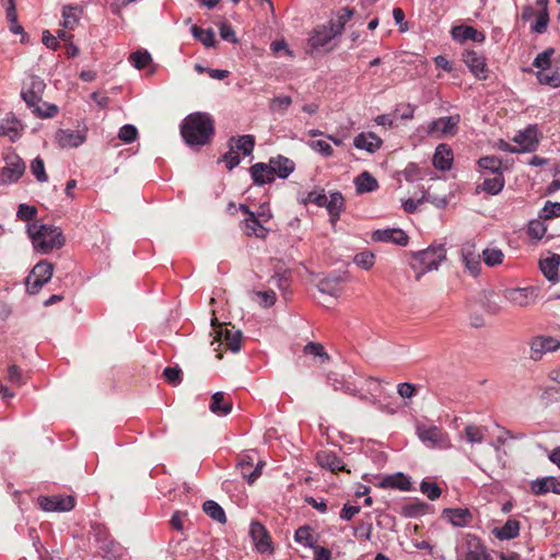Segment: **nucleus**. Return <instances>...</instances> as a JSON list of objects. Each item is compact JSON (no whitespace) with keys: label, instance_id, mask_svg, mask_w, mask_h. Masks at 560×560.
<instances>
[{"label":"nucleus","instance_id":"obj_1","mask_svg":"<svg viewBox=\"0 0 560 560\" xmlns=\"http://www.w3.org/2000/svg\"><path fill=\"white\" fill-rule=\"evenodd\" d=\"M180 135L189 147H202L211 142L214 120L208 113L189 114L180 124Z\"/></svg>","mask_w":560,"mask_h":560},{"label":"nucleus","instance_id":"obj_2","mask_svg":"<svg viewBox=\"0 0 560 560\" xmlns=\"http://www.w3.org/2000/svg\"><path fill=\"white\" fill-rule=\"evenodd\" d=\"M46 89L44 80L35 74L28 75L22 84L21 97L28 109L38 118H52L59 108L55 104L43 102V94Z\"/></svg>","mask_w":560,"mask_h":560},{"label":"nucleus","instance_id":"obj_3","mask_svg":"<svg viewBox=\"0 0 560 560\" xmlns=\"http://www.w3.org/2000/svg\"><path fill=\"white\" fill-rule=\"evenodd\" d=\"M26 232L34 249L43 255L59 249L66 244L61 229L55 225L35 221L27 223Z\"/></svg>","mask_w":560,"mask_h":560},{"label":"nucleus","instance_id":"obj_4","mask_svg":"<svg viewBox=\"0 0 560 560\" xmlns=\"http://www.w3.org/2000/svg\"><path fill=\"white\" fill-rule=\"evenodd\" d=\"M446 258V248L443 244L431 245L413 255L411 268L419 273L436 270Z\"/></svg>","mask_w":560,"mask_h":560},{"label":"nucleus","instance_id":"obj_5","mask_svg":"<svg viewBox=\"0 0 560 560\" xmlns=\"http://www.w3.org/2000/svg\"><path fill=\"white\" fill-rule=\"evenodd\" d=\"M457 560H491L486 546L474 534L463 535L456 547Z\"/></svg>","mask_w":560,"mask_h":560},{"label":"nucleus","instance_id":"obj_6","mask_svg":"<svg viewBox=\"0 0 560 560\" xmlns=\"http://www.w3.org/2000/svg\"><path fill=\"white\" fill-rule=\"evenodd\" d=\"M416 433L419 440L431 448L447 450L452 447L448 434L440 427L418 422Z\"/></svg>","mask_w":560,"mask_h":560},{"label":"nucleus","instance_id":"obj_7","mask_svg":"<svg viewBox=\"0 0 560 560\" xmlns=\"http://www.w3.org/2000/svg\"><path fill=\"white\" fill-rule=\"evenodd\" d=\"M4 166L0 167V185H11L24 175L26 165L13 150L3 153Z\"/></svg>","mask_w":560,"mask_h":560},{"label":"nucleus","instance_id":"obj_8","mask_svg":"<svg viewBox=\"0 0 560 560\" xmlns=\"http://www.w3.org/2000/svg\"><path fill=\"white\" fill-rule=\"evenodd\" d=\"M513 141L518 147H511L510 144H504V150L511 153H520V152H535L539 144V130L536 125H529L524 130L518 131Z\"/></svg>","mask_w":560,"mask_h":560},{"label":"nucleus","instance_id":"obj_9","mask_svg":"<svg viewBox=\"0 0 560 560\" xmlns=\"http://www.w3.org/2000/svg\"><path fill=\"white\" fill-rule=\"evenodd\" d=\"M54 265L47 260H40L32 269L26 278V290L30 294H37L39 290L52 277Z\"/></svg>","mask_w":560,"mask_h":560},{"label":"nucleus","instance_id":"obj_10","mask_svg":"<svg viewBox=\"0 0 560 560\" xmlns=\"http://www.w3.org/2000/svg\"><path fill=\"white\" fill-rule=\"evenodd\" d=\"M505 301L517 307H527L536 302L538 289L536 287L508 288L502 293Z\"/></svg>","mask_w":560,"mask_h":560},{"label":"nucleus","instance_id":"obj_11","mask_svg":"<svg viewBox=\"0 0 560 560\" xmlns=\"http://www.w3.org/2000/svg\"><path fill=\"white\" fill-rule=\"evenodd\" d=\"M86 127H83L80 130L58 129L55 132L54 139L59 148L73 149L80 147L86 141Z\"/></svg>","mask_w":560,"mask_h":560},{"label":"nucleus","instance_id":"obj_12","mask_svg":"<svg viewBox=\"0 0 560 560\" xmlns=\"http://www.w3.org/2000/svg\"><path fill=\"white\" fill-rule=\"evenodd\" d=\"M240 210L247 217L243 220V231L247 236H256L258 238H265L268 235L269 230L262 225L261 219H259L255 212L241 203Z\"/></svg>","mask_w":560,"mask_h":560},{"label":"nucleus","instance_id":"obj_13","mask_svg":"<svg viewBox=\"0 0 560 560\" xmlns=\"http://www.w3.org/2000/svg\"><path fill=\"white\" fill-rule=\"evenodd\" d=\"M560 348V341L550 336H536L530 342V359L539 361L544 354L555 352Z\"/></svg>","mask_w":560,"mask_h":560},{"label":"nucleus","instance_id":"obj_14","mask_svg":"<svg viewBox=\"0 0 560 560\" xmlns=\"http://www.w3.org/2000/svg\"><path fill=\"white\" fill-rule=\"evenodd\" d=\"M255 453H245L240 456L237 467L241 474L248 483H254L256 479L261 475V469L265 465L262 460H259L255 465Z\"/></svg>","mask_w":560,"mask_h":560},{"label":"nucleus","instance_id":"obj_15","mask_svg":"<svg viewBox=\"0 0 560 560\" xmlns=\"http://www.w3.org/2000/svg\"><path fill=\"white\" fill-rule=\"evenodd\" d=\"M463 61L478 80H486L488 78L489 69L486 57L481 52L466 50L463 54Z\"/></svg>","mask_w":560,"mask_h":560},{"label":"nucleus","instance_id":"obj_16","mask_svg":"<svg viewBox=\"0 0 560 560\" xmlns=\"http://www.w3.org/2000/svg\"><path fill=\"white\" fill-rule=\"evenodd\" d=\"M38 503L47 512H68L74 508L75 500L72 495H51L40 497Z\"/></svg>","mask_w":560,"mask_h":560},{"label":"nucleus","instance_id":"obj_17","mask_svg":"<svg viewBox=\"0 0 560 560\" xmlns=\"http://www.w3.org/2000/svg\"><path fill=\"white\" fill-rule=\"evenodd\" d=\"M337 35L331 31V28L327 25H320L313 30L307 45L310 50L319 51L320 49L329 50L328 44L331 42L334 37Z\"/></svg>","mask_w":560,"mask_h":560},{"label":"nucleus","instance_id":"obj_18","mask_svg":"<svg viewBox=\"0 0 560 560\" xmlns=\"http://www.w3.org/2000/svg\"><path fill=\"white\" fill-rule=\"evenodd\" d=\"M327 384L334 390H341L345 394L355 396L361 400L368 399V395L361 394L360 389L355 386L354 383L346 380L343 375L336 372H330L327 374Z\"/></svg>","mask_w":560,"mask_h":560},{"label":"nucleus","instance_id":"obj_19","mask_svg":"<svg viewBox=\"0 0 560 560\" xmlns=\"http://www.w3.org/2000/svg\"><path fill=\"white\" fill-rule=\"evenodd\" d=\"M459 122V116H444L432 120L428 126L429 136H446L454 135Z\"/></svg>","mask_w":560,"mask_h":560},{"label":"nucleus","instance_id":"obj_20","mask_svg":"<svg viewBox=\"0 0 560 560\" xmlns=\"http://www.w3.org/2000/svg\"><path fill=\"white\" fill-rule=\"evenodd\" d=\"M371 238L374 242L392 243L399 246H406L409 242L407 233L399 228L376 230L372 233Z\"/></svg>","mask_w":560,"mask_h":560},{"label":"nucleus","instance_id":"obj_21","mask_svg":"<svg viewBox=\"0 0 560 560\" xmlns=\"http://www.w3.org/2000/svg\"><path fill=\"white\" fill-rule=\"evenodd\" d=\"M316 462L320 467L328 469L331 472L348 471L342 459L332 451L325 450L317 452Z\"/></svg>","mask_w":560,"mask_h":560},{"label":"nucleus","instance_id":"obj_22","mask_svg":"<svg viewBox=\"0 0 560 560\" xmlns=\"http://www.w3.org/2000/svg\"><path fill=\"white\" fill-rule=\"evenodd\" d=\"M249 534L259 552L265 553L272 550L271 539L262 524L259 522H252Z\"/></svg>","mask_w":560,"mask_h":560},{"label":"nucleus","instance_id":"obj_23","mask_svg":"<svg viewBox=\"0 0 560 560\" xmlns=\"http://www.w3.org/2000/svg\"><path fill=\"white\" fill-rule=\"evenodd\" d=\"M269 165L272 176H277L281 179L288 178L295 170V163L283 155L270 158Z\"/></svg>","mask_w":560,"mask_h":560},{"label":"nucleus","instance_id":"obj_24","mask_svg":"<svg viewBox=\"0 0 560 560\" xmlns=\"http://www.w3.org/2000/svg\"><path fill=\"white\" fill-rule=\"evenodd\" d=\"M530 490L535 495H544L548 492L560 494V478L548 476L534 480Z\"/></svg>","mask_w":560,"mask_h":560},{"label":"nucleus","instance_id":"obj_25","mask_svg":"<svg viewBox=\"0 0 560 560\" xmlns=\"http://www.w3.org/2000/svg\"><path fill=\"white\" fill-rule=\"evenodd\" d=\"M481 256L475 253L474 245H466L462 248V261L472 277H478L481 270Z\"/></svg>","mask_w":560,"mask_h":560},{"label":"nucleus","instance_id":"obj_26","mask_svg":"<svg viewBox=\"0 0 560 560\" xmlns=\"http://www.w3.org/2000/svg\"><path fill=\"white\" fill-rule=\"evenodd\" d=\"M453 39L464 43L466 40H472L476 43H482L486 39V35L482 32L468 25L454 26L451 31Z\"/></svg>","mask_w":560,"mask_h":560},{"label":"nucleus","instance_id":"obj_27","mask_svg":"<svg viewBox=\"0 0 560 560\" xmlns=\"http://www.w3.org/2000/svg\"><path fill=\"white\" fill-rule=\"evenodd\" d=\"M329 214V221L332 225H335L340 219L341 212L345 209V198L339 191L330 192L329 198L326 199V205L324 206Z\"/></svg>","mask_w":560,"mask_h":560},{"label":"nucleus","instance_id":"obj_28","mask_svg":"<svg viewBox=\"0 0 560 560\" xmlns=\"http://www.w3.org/2000/svg\"><path fill=\"white\" fill-rule=\"evenodd\" d=\"M559 266L560 256L558 254H552L551 256L539 260L540 271L546 279L552 283H557L559 281Z\"/></svg>","mask_w":560,"mask_h":560},{"label":"nucleus","instance_id":"obj_29","mask_svg":"<svg viewBox=\"0 0 560 560\" xmlns=\"http://www.w3.org/2000/svg\"><path fill=\"white\" fill-rule=\"evenodd\" d=\"M433 165L440 171H448L453 165V151L446 143H441L435 148L433 154Z\"/></svg>","mask_w":560,"mask_h":560},{"label":"nucleus","instance_id":"obj_30","mask_svg":"<svg viewBox=\"0 0 560 560\" xmlns=\"http://www.w3.org/2000/svg\"><path fill=\"white\" fill-rule=\"evenodd\" d=\"M249 174L255 185L262 186L275 180L268 163L258 162L249 167Z\"/></svg>","mask_w":560,"mask_h":560},{"label":"nucleus","instance_id":"obj_31","mask_svg":"<svg viewBox=\"0 0 560 560\" xmlns=\"http://www.w3.org/2000/svg\"><path fill=\"white\" fill-rule=\"evenodd\" d=\"M493 177L485 178L481 184L476 187V192H486L495 196L502 191L505 185L503 173L493 174Z\"/></svg>","mask_w":560,"mask_h":560},{"label":"nucleus","instance_id":"obj_32","mask_svg":"<svg viewBox=\"0 0 560 560\" xmlns=\"http://www.w3.org/2000/svg\"><path fill=\"white\" fill-rule=\"evenodd\" d=\"M353 145L369 153L376 152L382 145V139L373 132H361L354 137Z\"/></svg>","mask_w":560,"mask_h":560},{"label":"nucleus","instance_id":"obj_33","mask_svg":"<svg viewBox=\"0 0 560 560\" xmlns=\"http://www.w3.org/2000/svg\"><path fill=\"white\" fill-rule=\"evenodd\" d=\"M22 124L14 116L8 117L0 122V137H8L12 142L22 136Z\"/></svg>","mask_w":560,"mask_h":560},{"label":"nucleus","instance_id":"obj_34","mask_svg":"<svg viewBox=\"0 0 560 560\" xmlns=\"http://www.w3.org/2000/svg\"><path fill=\"white\" fill-rule=\"evenodd\" d=\"M487 432H488L487 427L477 425V424H468L460 432L459 438H460V440H464L471 445L481 444L486 439Z\"/></svg>","mask_w":560,"mask_h":560},{"label":"nucleus","instance_id":"obj_35","mask_svg":"<svg viewBox=\"0 0 560 560\" xmlns=\"http://www.w3.org/2000/svg\"><path fill=\"white\" fill-rule=\"evenodd\" d=\"M381 487L408 491L411 488L410 478L402 472H396L385 476L381 482Z\"/></svg>","mask_w":560,"mask_h":560},{"label":"nucleus","instance_id":"obj_36","mask_svg":"<svg viewBox=\"0 0 560 560\" xmlns=\"http://www.w3.org/2000/svg\"><path fill=\"white\" fill-rule=\"evenodd\" d=\"M354 186L358 194H366L375 191L378 183L370 172L364 171L354 178Z\"/></svg>","mask_w":560,"mask_h":560},{"label":"nucleus","instance_id":"obj_37","mask_svg":"<svg viewBox=\"0 0 560 560\" xmlns=\"http://www.w3.org/2000/svg\"><path fill=\"white\" fill-rule=\"evenodd\" d=\"M520 522L516 518H509L503 526L495 527L493 534L500 540H510L518 536Z\"/></svg>","mask_w":560,"mask_h":560},{"label":"nucleus","instance_id":"obj_38","mask_svg":"<svg viewBox=\"0 0 560 560\" xmlns=\"http://www.w3.org/2000/svg\"><path fill=\"white\" fill-rule=\"evenodd\" d=\"M210 410L218 416H226L232 410V401L222 392H217L211 397Z\"/></svg>","mask_w":560,"mask_h":560},{"label":"nucleus","instance_id":"obj_39","mask_svg":"<svg viewBox=\"0 0 560 560\" xmlns=\"http://www.w3.org/2000/svg\"><path fill=\"white\" fill-rule=\"evenodd\" d=\"M450 523L457 527H464L469 524L472 515L468 509H446L443 512Z\"/></svg>","mask_w":560,"mask_h":560},{"label":"nucleus","instance_id":"obj_40","mask_svg":"<svg viewBox=\"0 0 560 560\" xmlns=\"http://www.w3.org/2000/svg\"><path fill=\"white\" fill-rule=\"evenodd\" d=\"M220 337L223 336L224 342L232 352H238L242 347V331L232 329H221L219 332Z\"/></svg>","mask_w":560,"mask_h":560},{"label":"nucleus","instance_id":"obj_41","mask_svg":"<svg viewBox=\"0 0 560 560\" xmlns=\"http://www.w3.org/2000/svg\"><path fill=\"white\" fill-rule=\"evenodd\" d=\"M352 10L343 8L338 12V15L335 20H330L328 22L327 26H329L336 35H340L347 22L352 18Z\"/></svg>","mask_w":560,"mask_h":560},{"label":"nucleus","instance_id":"obj_42","mask_svg":"<svg viewBox=\"0 0 560 560\" xmlns=\"http://www.w3.org/2000/svg\"><path fill=\"white\" fill-rule=\"evenodd\" d=\"M317 289L320 293L330 295L332 298H337L341 293L340 281L338 278L322 279L317 284Z\"/></svg>","mask_w":560,"mask_h":560},{"label":"nucleus","instance_id":"obj_43","mask_svg":"<svg viewBox=\"0 0 560 560\" xmlns=\"http://www.w3.org/2000/svg\"><path fill=\"white\" fill-rule=\"evenodd\" d=\"M203 512L220 524L226 523L224 510L213 500H208L202 505Z\"/></svg>","mask_w":560,"mask_h":560},{"label":"nucleus","instance_id":"obj_44","mask_svg":"<svg viewBox=\"0 0 560 560\" xmlns=\"http://www.w3.org/2000/svg\"><path fill=\"white\" fill-rule=\"evenodd\" d=\"M192 36L201 42L206 47H213L215 45V34L212 28H202L198 25L191 26Z\"/></svg>","mask_w":560,"mask_h":560},{"label":"nucleus","instance_id":"obj_45","mask_svg":"<svg viewBox=\"0 0 560 560\" xmlns=\"http://www.w3.org/2000/svg\"><path fill=\"white\" fill-rule=\"evenodd\" d=\"M478 166L492 174L502 173V161L495 155L482 156L478 160Z\"/></svg>","mask_w":560,"mask_h":560},{"label":"nucleus","instance_id":"obj_46","mask_svg":"<svg viewBox=\"0 0 560 560\" xmlns=\"http://www.w3.org/2000/svg\"><path fill=\"white\" fill-rule=\"evenodd\" d=\"M79 9L77 7L66 5L62 9V22L61 25L65 28L73 30L79 22Z\"/></svg>","mask_w":560,"mask_h":560},{"label":"nucleus","instance_id":"obj_47","mask_svg":"<svg viewBox=\"0 0 560 560\" xmlns=\"http://www.w3.org/2000/svg\"><path fill=\"white\" fill-rule=\"evenodd\" d=\"M294 540L304 547L313 548L315 545V539L310 526L299 527L294 533Z\"/></svg>","mask_w":560,"mask_h":560},{"label":"nucleus","instance_id":"obj_48","mask_svg":"<svg viewBox=\"0 0 560 560\" xmlns=\"http://www.w3.org/2000/svg\"><path fill=\"white\" fill-rule=\"evenodd\" d=\"M481 256L488 267L501 265L504 258L503 252L495 247L483 249Z\"/></svg>","mask_w":560,"mask_h":560},{"label":"nucleus","instance_id":"obj_49","mask_svg":"<svg viewBox=\"0 0 560 560\" xmlns=\"http://www.w3.org/2000/svg\"><path fill=\"white\" fill-rule=\"evenodd\" d=\"M292 104V98L288 95L275 96L270 100L269 108L272 113L283 115Z\"/></svg>","mask_w":560,"mask_h":560},{"label":"nucleus","instance_id":"obj_50","mask_svg":"<svg viewBox=\"0 0 560 560\" xmlns=\"http://www.w3.org/2000/svg\"><path fill=\"white\" fill-rule=\"evenodd\" d=\"M31 173L34 175L37 182L46 183L48 180L47 173L45 171V163L40 156L35 158L30 165Z\"/></svg>","mask_w":560,"mask_h":560},{"label":"nucleus","instance_id":"obj_51","mask_svg":"<svg viewBox=\"0 0 560 560\" xmlns=\"http://www.w3.org/2000/svg\"><path fill=\"white\" fill-rule=\"evenodd\" d=\"M129 60L135 68L141 70L152 61V58L147 50H138L130 55Z\"/></svg>","mask_w":560,"mask_h":560},{"label":"nucleus","instance_id":"obj_52","mask_svg":"<svg viewBox=\"0 0 560 560\" xmlns=\"http://www.w3.org/2000/svg\"><path fill=\"white\" fill-rule=\"evenodd\" d=\"M236 149L243 153V155H250L255 147V138L252 135L240 136L236 139Z\"/></svg>","mask_w":560,"mask_h":560},{"label":"nucleus","instance_id":"obj_53","mask_svg":"<svg viewBox=\"0 0 560 560\" xmlns=\"http://www.w3.org/2000/svg\"><path fill=\"white\" fill-rule=\"evenodd\" d=\"M560 217V202L547 201L539 212V218L550 220Z\"/></svg>","mask_w":560,"mask_h":560},{"label":"nucleus","instance_id":"obj_54","mask_svg":"<svg viewBox=\"0 0 560 560\" xmlns=\"http://www.w3.org/2000/svg\"><path fill=\"white\" fill-rule=\"evenodd\" d=\"M373 525L371 522H360L353 528V535L359 540H370L372 537Z\"/></svg>","mask_w":560,"mask_h":560},{"label":"nucleus","instance_id":"obj_55","mask_svg":"<svg viewBox=\"0 0 560 560\" xmlns=\"http://www.w3.org/2000/svg\"><path fill=\"white\" fill-rule=\"evenodd\" d=\"M353 261L360 268L369 270L375 262V256L372 252H362L354 256Z\"/></svg>","mask_w":560,"mask_h":560},{"label":"nucleus","instance_id":"obj_56","mask_svg":"<svg viewBox=\"0 0 560 560\" xmlns=\"http://www.w3.org/2000/svg\"><path fill=\"white\" fill-rule=\"evenodd\" d=\"M307 144L313 151L319 153L324 158H330L334 154L331 145L325 140H312Z\"/></svg>","mask_w":560,"mask_h":560},{"label":"nucleus","instance_id":"obj_57","mask_svg":"<svg viewBox=\"0 0 560 560\" xmlns=\"http://www.w3.org/2000/svg\"><path fill=\"white\" fill-rule=\"evenodd\" d=\"M118 138L125 143H132L138 138V129L130 124L124 125L118 131Z\"/></svg>","mask_w":560,"mask_h":560},{"label":"nucleus","instance_id":"obj_58","mask_svg":"<svg viewBox=\"0 0 560 560\" xmlns=\"http://www.w3.org/2000/svg\"><path fill=\"white\" fill-rule=\"evenodd\" d=\"M327 196L324 189L312 190L307 194V196L303 199V203H313L317 207H324L326 205Z\"/></svg>","mask_w":560,"mask_h":560},{"label":"nucleus","instance_id":"obj_59","mask_svg":"<svg viewBox=\"0 0 560 560\" xmlns=\"http://www.w3.org/2000/svg\"><path fill=\"white\" fill-rule=\"evenodd\" d=\"M421 492L431 501L436 500L441 495V488L435 482L423 480L420 485Z\"/></svg>","mask_w":560,"mask_h":560},{"label":"nucleus","instance_id":"obj_60","mask_svg":"<svg viewBox=\"0 0 560 560\" xmlns=\"http://www.w3.org/2000/svg\"><path fill=\"white\" fill-rule=\"evenodd\" d=\"M555 50L552 48H548L544 50L542 52L538 54L536 58L534 59L533 66L538 69H547L550 67L551 63V57L553 55Z\"/></svg>","mask_w":560,"mask_h":560},{"label":"nucleus","instance_id":"obj_61","mask_svg":"<svg viewBox=\"0 0 560 560\" xmlns=\"http://www.w3.org/2000/svg\"><path fill=\"white\" fill-rule=\"evenodd\" d=\"M537 80L540 84L549 85L552 88L560 86V74L558 72L546 73L544 71H538Z\"/></svg>","mask_w":560,"mask_h":560},{"label":"nucleus","instance_id":"obj_62","mask_svg":"<svg viewBox=\"0 0 560 560\" xmlns=\"http://www.w3.org/2000/svg\"><path fill=\"white\" fill-rule=\"evenodd\" d=\"M37 214V209L34 206L20 203L16 211V218L21 221H31Z\"/></svg>","mask_w":560,"mask_h":560},{"label":"nucleus","instance_id":"obj_63","mask_svg":"<svg viewBox=\"0 0 560 560\" xmlns=\"http://www.w3.org/2000/svg\"><path fill=\"white\" fill-rule=\"evenodd\" d=\"M547 232V226L539 220L530 221L528 224V235L535 240H541Z\"/></svg>","mask_w":560,"mask_h":560},{"label":"nucleus","instance_id":"obj_64","mask_svg":"<svg viewBox=\"0 0 560 560\" xmlns=\"http://www.w3.org/2000/svg\"><path fill=\"white\" fill-rule=\"evenodd\" d=\"M101 548L107 558H119L121 556V547L114 540H105Z\"/></svg>","mask_w":560,"mask_h":560}]
</instances>
